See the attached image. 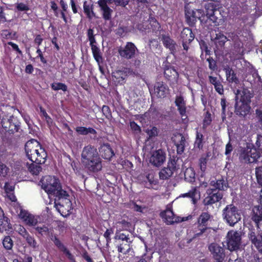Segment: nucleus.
<instances>
[{"label":"nucleus","instance_id":"obj_1","mask_svg":"<svg viewBox=\"0 0 262 262\" xmlns=\"http://www.w3.org/2000/svg\"><path fill=\"white\" fill-rule=\"evenodd\" d=\"M235 94V113L237 115L245 116L251 108L250 103L252 94L248 89L243 88L242 90H237Z\"/></svg>","mask_w":262,"mask_h":262},{"label":"nucleus","instance_id":"obj_2","mask_svg":"<svg viewBox=\"0 0 262 262\" xmlns=\"http://www.w3.org/2000/svg\"><path fill=\"white\" fill-rule=\"evenodd\" d=\"M42 189L49 195L53 197L58 196L63 191H67L62 188L60 180L54 176H47L44 177L40 181Z\"/></svg>","mask_w":262,"mask_h":262},{"label":"nucleus","instance_id":"obj_3","mask_svg":"<svg viewBox=\"0 0 262 262\" xmlns=\"http://www.w3.org/2000/svg\"><path fill=\"white\" fill-rule=\"evenodd\" d=\"M54 200L55 207L62 216L67 217L72 213V203L70 196L67 191H63Z\"/></svg>","mask_w":262,"mask_h":262},{"label":"nucleus","instance_id":"obj_4","mask_svg":"<svg viewBox=\"0 0 262 262\" xmlns=\"http://www.w3.org/2000/svg\"><path fill=\"white\" fill-rule=\"evenodd\" d=\"M223 215L227 223L231 226H234L241 219V213L233 204L226 206L223 210Z\"/></svg>","mask_w":262,"mask_h":262},{"label":"nucleus","instance_id":"obj_5","mask_svg":"<svg viewBox=\"0 0 262 262\" xmlns=\"http://www.w3.org/2000/svg\"><path fill=\"white\" fill-rule=\"evenodd\" d=\"M178 158L173 157L168 162L166 167L163 168L159 172V178L162 180H165L172 177L174 171L179 168L177 164Z\"/></svg>","mask_w":262,"mask_h":262},{"label":"nucleus","instance_id":"obj_6","mask_svg":"<svg viewBox=\"0 0 262 262\" xmlns=\"http://www.w3.org/2000/svg\"><path fill=\"white\" fill-rule=\"evenodd\" d=\"M241 236L237 231L230 230L227 235V246L228 249L231 251L238 249L240 246Z\"/></svg>","mask_w":262,"mask_h":262},{"label":"nucleus","instance_id":"obj_7","mask_svg":"<svg viewBox=\"0 0 262 262\" xmlns=\"http://www.w3.org/2000/svg\"><path fill=\"white\" fill-rule=\"evenodd\" d=\"M138 50L136 46L131 42H127L123 47H120L118 49V53L120 56L126 59H130L136 55Z\"/></svg>","mask_w":262,"mask_h":262},{"label":"nucleus","instance_id":"obj_8","mask_svg":"<svg viewBox=\"0 0 262 262\" xmlns=\"http://www.w3.org/2000/svg\"><path fill=\"white\" fill-rule=\"evenodd\" d=\"M40 143L35 139H31L27 142L25 144V152L28 158L33 162V160L36 156V154L40 147Z\"/></svg>","mask_w":262,"mask_h":262},{"label":"nucleus","instance_id":"obj_9","mask_svg":"<svg viewBox=\"0 0 262 262\" xmlns=\"http://www.w3.org/2000/svg\"><path fill=\"white\" fill-rule=\"evenodd\" d=\"M88 37L90 42V46L93 56L98 64L102 62V57L100 49L95 45L96 42L94 35V30L89 29L88 30Z\"/></svg>","mask_w":262,"mask_h":262},{"label":"nucleus","instance_id":"obj_10","mask_svg":"<svg viewBox=\"0 0 262 262\" xmlns=\"http://www.w3.org/2000/svg\"><path fill=\"white\" fill-rule=\"evenodd\" d=\"M207 3L205 4V8L206 10V16L203 18L204 20V26L206 27L209 32L213 30L212 24L213 20L212 17H213V3L212 0H204Z\"/></svg>","mask_w":262,"mask_h":262},{"label":"nucleus","instance_id":"obj_11","mask_svg":"<svg viewBox=\"0 0 262 262\" xmlns=\"http://www.w3.org/2000/svg\"><path fill=\"white\" fill-rule=\"evenodd\" d=\"M18 216L24 223L29 227H35L38 223L39 217L35 216L28 211L21 209Z\"/></svg>","mask_w":262,"mask_h":262},{"label":"nucleus","instance_id":"obj_12","mask_svg":"<svg viewBox=\"0 0 262 262\" xmlns=\"http://www.w3.org/2000/svg\"><path fill=\"white\" fill-rule=\"evenodd\" d=\"M1 123L3 127L10 134H13L18 130L19 126L18 122L13 116L8 120L3 119Z\"/></svg>","mask_w":262,"mask_h":262},{"label":"nucleus","instance_id":"obj_13","mask_svg":"<svg viewBox=\"0 0 262 262\" xmlns=\"http://www.w3.org/2000/svg\"><path fill=\"white\" fill-rule=\"evenodd\" d=\"M161 216L165 220V222L168 225H172L182 221L180 217L174 216L170 204L167 206L166 209L164 211L161 213Z\"/></svg>","mask_w":262,"mask_h":262},{"label":"nucleus","instance_id":"obj_14","mask_svg":"<svg viewBox=\"0 0 262 262\" xmlns=\"http://www.w3.org/2000/svg\"><path fill=\"white\" fill-rule=\"evenodd\" d=\"M99 156L97 149L93 146L88 145L85 146L81 152V162L83 163L89 160L93 159Z\"/></svg>","mask_w":262,"mask_h":262},{"label":"nucleus","instance_id":"obj_15","mask_svg":"<svg viewBox=\"0 0 262 262\" xmlns=\"http://www.w3.org/2000/svg\"><path fill=\"white\" fill-rule=\"evenodd\" d=\"M166 160V154L162 149L154 151L149 159L150 163L156 167L162 165Z\"/></svg>","mask_w":262,"mask_h":262},{"label":"nucleus","instance_id":"obj_16","mask_svg":"<svg viewBox=\"0 0 262 262\" xmlns=\"http://www.w3.org/2000/svg\"><path fill=\"white\" fill-rule=\"evenodd\" d=\"M114 0H99L98 5L100 8L103 18L105 20H109L111 19L113 10L108 6V4H111Z\"/></svg>","mask_w":262,"mask_h":262},{"label":"nucleus","instance_id":"obj_17","mask_svg":"<svg viewBox=\"0 0 262 262\" xmlns=\"http://www.w3.org/2000/svg\"><path fill=\"white\" fill-rule=\"evenodd\" d=\"M82 164L89 171L93 172L101 170L102 167L101 159L99 156Z\"/></svg>","mask_w":262,"mask_h":262},{"label":"nucleus","instance_id":"obj_18","mask_svg":"<svg viewBox=\"0 0 262 262\" xmlns=\"http://www.w3.org/2000/svg\"><path fill=\"white\" fill-rule=\"evenodd\" d=\"M169 89L167 85L163 82H156L154 85V93L158 98H164L168 93Z\"/></svg>","mask_w":262,"mask_h":262},{"label":"nucleus","instance_id":"obj_19","mask_svg":"<svg viewBox=\"0 0 262 262\" xmlns=\"http://www.w3.org/2000/svg\"><path fill=\"white\" fill-rule=\"evenodd\" d=\"M185 11L187 23L189 26L194 25L196 21V18H200V15H197L196 12L191 9L188 5L185 7Z\"/></svg>","mask_w":262,"mask_h":262},{"label":"nucleus","instance_id":"obj_20","mask_svg":"<svg viewBox=\"0 0 262 262\" xmlns=\"http://www.w3.org/2000/svg\"><path fill=\"white\" fill-rule=\"evenodd\" d=\"M251 219L255 223L258 229H260V222L262 221V206H254L252 209Z\"/></svg>","mask_w":262,"mask_h":262},{"label":"nucleus","instance_id":"obj_21","mask_svg":"<svg viewBox=\"0 0 262 262\" xmlns=\"http://www.w3.org/2000/svg\"><path fill=\"white\" fill-rule=\"evenodd\" d=\"M129 70L127 68H123L121 70H116L112 73L113 77L116 79L118 83H122L124 80L126 79L128 74Z\"/></svg>","mask_w":262,"mask_h":262},{"label":"nucleus","instance_id":"obj_22","mask_svg":"<svg viewBox=\"0 0 262 262\" xmlns=\"http://www.w3.org/2000/svg\"><path fill=\"white\" fill-rule=\"evenodd\" d=\"M176 105L178 107V110L181 116L182 119L185 120L187 118L186 114V103L183 97L177 96L175 100Z\"/></svg>","mask_w":262,"mask_h":262},{"label":"nucleus","instance_id":"obj_23","mask_svg":"<svg viewBox=\"0 0 262 262\" xmlns=\"http://www.w3.org/2000/svg\"><path fill=\"white\" fill-rule=\"evenodd\" d=\"M99 151L102 157L107 160H111L115 155L114 151L108 143L101 145Z\"/></svg>","mask_w":262,"mask_h":262},{"label":"nucleus","instance_id":"obj_24","mask_svg":"<svg viewBox=\"0 0 262 262\" xmlns=\"http://www.w3.org/2000/svg\"><path fill=\"white\" fill-rule=\"evenodd\" d=\"M47 157V154L45 149L40 146L39 148V150L36 154V156L33 160V163H36L37 164H43L45 163L46 158Z\"/></svg>","mask_w":262,"mask_h":262},{"label":"nucleus","instance_id":"obj_25","mask_svg":"<svg viewBox=\"0 0 262 262\" xmlns=\"http://www.w3.org/2000/svg\"><path fill=\"white\" fill-rule=\"evenodd\" d=\"M23 231L24 232L20 233V235L26 239L28 244L33 249L37 248L38 245L34 237L31 235L26 229H23Z\"/></svg>","mask_w":262,"mask_h":262},{"label":"nucleus","instance_id":"obj_26","mask_svg":"<svg viewBox=\"0 0 262 262\" xmlns=\"http://www.w3.org/2000/svg\"><path fill=\"white\" fill-rule=\"evenodd\" d=\"M140 177L143 180L144 186L147 188H150L152 184H156L152 173H145L141 174Z\"/></svg>","mask_w":262,"mask_h":262},{"label":"nucleus","instance_id":"obj_27","mask_svg":"<svg viewBox=\"0 0 262 262\" xmlns=\"http://www.w3.org/2000/svg\"><path fill=\"white\" fill-rule=\"evenodd\" d=\"M194 36L191 30L188 28H184L181 34V41L185 42H191L194 39Z\"/></svg>","mask_w":262,"mask_h":262},{"label":"nucleus","instance_id":"obj_28","mask_svg":"<svg viewBox=\"0 0 262 262\" xmlns=\"http://www.w3.org/2000/svg\"><path fill=\"white\" fill-rule=\"evenodd\" d=\"M225 256L224 249L214 244V260H223Z\"/></svg>","mask_w":262,"mask_h":262},{"label":"nucleus","instance_id":"obj_29","mask_svg":"<svg viewBox=\"0 0 262 262\" xmlns=\"http://www.w3.org/2000/svg\"><path fill=\"white\" fill-rule=\"evenodd\" d=\"M227 80L229 82L235 83L237 84L239 83V79L236 76V74L230 68L228 67L225 69Z\"/></svg>","mask_w":262,"mask_h":262},{"label":"nucleus","instance_id":"obj_30","mask_svg":"<svg viewBox=\"0 0 262 262\" xmlns=\"http://www.w3.org/2000/svg\"><path fill=\"white\" fill-rule=\"evenodd\" d=\"M75 130L80 135H86L88 134H91L93 135V136H91V138L94 139L96 138V131L93 128L78 126L76 128Z\"/></svg>","mask_w":262,"mask_h":262},{"label":"nucleus","instance_id":"obj_31","mask_svg":"<svg viewBox=\"0 0 262 262\" xmlns=\"http://www.w3.org/2000/svg\"><path fill=\"white\" fill-rule=\"evenodd\" d=\"M164 76L169 80H174L178 76V72L171 67H167L164 70Z\"/></svg>","mask_w":262,"mask_h":262},{"label":"nucleus","instance_id":"obj_32","mask_svg":"<svg viewBox=\"0 0 262 262\" xmlns=\"http://www.w3.org/2000/svg\"><path fill=\"white\" fill-rule=\"evenodd\" d=\"M227 41V37L222 33L216 34V37L214 38V43L217 49L222 48Z\"/></svg>","mask_w":262,"mask_h":262},{"label":"nucleus","instance_id":"obj_33","mask_svg":"<svg viewBox=\"0 0 262 262\" xmlns=\"http://www.w3.org/2000/svg\"><path fill=\"white\" fill-rule=\"evenodd\" d=\"M162 41L164 45L170 51H173L176 50V42L169 36L166 35L163 36Z\"/></svg>","mask_w":262,"mask_h":262},{"label":"nucleus","instance_id":"obj_34","mask_svg":"<svg viewBox=\"0 0 262 262\" xmlns=\"http://www.w3.org/2000/svg\"><path fill=\"white\" fill-rule=\"evenodd\" d=\"M248 237L252 244L254 245L257 248H260V238H258L256 235L254 229L251 228L250 229Z\"/></svg>","mask_w":262,"mask_h":262},{"label":"nucleus","instance_id":"obj_35","mask_svg":"<svg viewBox=\"0 0 262 262\" xmlns=\"http://www.w3.org/2000/svg\"><path fill=\"white\" fill-rule=\"evenodd\" d=\"M83 10L89 19H92L93 17L96 16L95 13L93 11V5L88 4L86 1L83 3Z\"/></svg>","mask_w":262,"mask_h":262},{"label":"nucleus","instance_id":"obj_36","mask_svg":"<svg viewBox=\"0 0 262 262\" xmlns=\"http://www.w3.org/2000/svg\"><path fill=\"white\" fill-rule=\"evenodd\" d=\"M35 231L41 235H47L49 233V229L46 225L38 224L34 227Z\"/></svg>","mask_w":262,"mask_h":262},{"label":"nucleus","instance_id":"obj_37","mask_svg":"<svg viewBox=\"0 0 262 262\" xmlns=\"http://www.w3.org/2000/svg\"><path fill=\"white\" fill-rule=\"evenodd\" d=\"M228 188V183L224 180H217L216 183H214V192L216 189L219 190H225Z\"/></svg>","mask_w":262,"mask_h":262},{"label":"nucleus","instance_id":"obj_38","mask_svg":"<svg viewBox=\"0 0 262 262\" xmlns=\"http://www.w3.org/2000/svg\"><path fill=\"white\" fill-rule=\"evenodd\" d=\"M250 149H245L239 155V160L241 162L250 163V158L249 157Z\"/></svg>","mask_w":262,"mask_h":262},{"label":"nucleus","instance_id":"obj_39","mask_svg":"<svg viewBox=\"0 0 262 262\" xmlns=\"http://www.w3.org/2000/svg\"><path fill=\"white\" fill-rule=\"evenodd\" d=\"M39 164L33 162L29 166V170L33 174L37 175L41 171L42 168Z\"/></svg>","mask_w":262,"mask_h":262},{"label":"nucleus","instance_id":"obj_40","mask_svg":"<svg viewBox=\"0 0 262 262\" xmlns=\"http://www.w3.org/2000/svg\"><path fill=\"white\" fill-rule=\"evenodd\" d=\"M207 195L204 199L203 203L205 205H211L213 203V189H209L206 191Z\"/></svg>","mask_w":262,"mask_h":262},{"label":"nucleus","instance_id":"obj_41","mask_svg":"<svg viewBox=\"0 0 262 262\" xmlns=\"http://www.w3.org/2000/svg\"><path fill=\"white\" fill-rule=\"evenodd\" d=\"M130 243L121 244L118 246V251L120 253H122L123 254H126L128 253L130 250L131 247L130 246Z\"/></svg>","mask_w":262,"mask_h":262},{"label":"nucleus","instance_id":"obj_42","mask_svg":"<svg viewBox=\"0 0 262 262\" xmlns=\"http://www.w3.org/2000/svg\"><path fill=\"white\" fill-rule=\"evenodd\" d=\"M210 218V215L208 213H202L198 219V224L200 226L202 225L205 226L206 225L207 222L209 220Z\"/></svg>","mask_w":262,"mask_h":262},{"label":"nucleus","instance_id":"obj_43","mask_svg":"<svg viewBox=\"0 0 262 262\" xmlns=\"http://www.w3.org/2000/svg\"><path fill=\"white\" fill-rule=\"evenodd\" d=\"M3 245L6 250H11L13 246V242L9 236H6L3 241Z\"/></svg>","mask_w":262,"mask_h":262},{"label":"nucleus","instance_id":"obj_44","mask_svg":"<svg viewBox=\"0 0 262 262\" xmlns=\"http://www.w3.org/2000/svg\"><path fill=\"white\" fill-rule=\"evenodd\" d=\"M139 16L141 18L143 17V21H145V18H147V16H148L149 17L148 18V20L150 21V23H152L154 24H155V25H154L156 26V27H158L159 26V24L156 20V19L154 17H152L150 15H149L147 12L145 13V12H144L143 14H142V13H141Z\"/></svg>","mask_w":262,"mask_h":262},{"label":"nucleus","instance_id":"obj_45","mask_svg":"<svg viewBox=\"0 0 262 262\" xmlns=\"http://www.w3.org/2000/svg\"><path fill=\"white\" fill-rule=\"evenodd\" d=\"M251 154L250 163L256 162L260 158V154L255 148H250V153Z\"/></svg>","mask_w":262,"mask_h":262},{"label":"nucleus","instance_id":"obj_46","mask_svg":"<svg viewBox=\"0 0 262 262\" xmlns=\"http://www.w3.org/2000/svg\"><path fill=\"white\" fill-rule=\"evenodd\" d=\"M52 88L55 91L62 90L64 92L67 91V86L62 83L60 82H54L51 85Z\"/></svg>","mask_w":262,"mask_h":262},{"label":"nucleus","instance_id":"obj_47","mask_svg":"<svg viewBox=\"0 0 262 262\" xmlns=\"http://www.w3.org/2000/svg\"><path fill=\"white\" fill-rule=\"evenodd\" d=\"M212 121L211 114L208 111L206 113L203 122V128L205 129L208 125L211 124Z\"/></svg>","mask_w":262,"mask_h":262},{"label":"nucleus","instance_id":"obj_48","mask_svg":"<svg viewBox=\"0 0 262 262\" xmlns=\"http://www.w3.org/2000/svg\"><path fill=\"white\" fill-rule=\"evenodd\" d=\"M51 240L60 251H61L66 247V246L56 236H53L51 237Z\"/></svg>","mask_w":262,"mask_h":262},{"label":"nucleus","instance_id":"obj_49","mask_svg":"<svg viewBox=\"0 0 262 262\" xmlns=\"http://www.w3.org/2000/svg\"><path fill=\"white\" fill-rule=\"evenodd\" d=\"M115 239H118L122 241H125L127 243H132V241L130 239L129 235H126L123 233H117L115 236Z\"/></svg>","mask_w":262,"mask_h":262},{"label":"nucleus","instance_id":"obj_50","mask_svg":"<svg viewBox=\"0 0 262 262\" xmlns=\"http://www.w3.org/2000/svg\"><path fill=\"white\" fill-rule=\"evenodd\" d=\"M203 50L205 52V58H206L207 61L208 62L209 67L210 69H212V65L211 63V61L213 60L212 58L209 56V57H206L207 55H210V50H208V47L206 45H203Z\"/></svg>","mask_w":262,"mask_h":262},{"label":"nucleus","instance_id":"obj_51","mask_svg":"<svg viewBox=\"0 0 262 262\" xmlns=\"http://www.w3.org/2000/svg\"><path fill=\"white\" fill-rule=\"evenodd\" d=\"M148 114L152 118L156 119L159 117L161 115L158 110L155 107L151 106L148 111Z\"/></svg>","mask_w":262,"mask_h":262},{"label":"nucleus","instance_id":"obj_52","mask_svg":"<svg viewBox=\"0 0 262 262\" xmlns=\"http://www.w3.org/2000/svg\"><path fill=\"white\" fill-rule=\"evenodd\" d=\"M145 132L150 138L157 136L158 134V129L155 126L148 128Z\"/></svg>","mask_w":262,"mask_h":262},{"label":"nucleus","instance_id":"obj_53","mask_svg":"<svg viewBox=\"0 0 262 262\" xmlns=\"http://www.w3.org/2000/svg\"><path fill=\"white\" fill-rule=\"evenodd\" d=\"M134 4L137 6V7L141 9H144L147 7V0H134Z\"/></svg>","mask_w":262,"mask_h":262},{"label":"nucleus","instance_id":"obj_54","mask_svg":"<svg viewBox=\"0 0 262 262\" xmlns=\"http://www.w3.org/2000/svg\"><path fill=\"white\" fill-rule=\"evenodd\" d=\"M202 138L203 135L199 132H196V140L194 143V146L195 147H198L199 148H201L202 146Z\"/></svg>","mask_w":262,"mask_h":262},{"label":"nucleus","instance_id":"obj_55","mask_svg":"<svg viewBox=\"0 0 262 262\" xmlns=\"http://www.w3.org/2000/svg\"><path fill=\"white\" fill-rule=\"evenodd\" d=\"M215 80L216 78L214 77V88L219 94L222 95L224 92L223 86L220 83L215 81Z\"/></svg>","mask_w":262,"mask_h":262},{"label":"nucleus","instance_id":"obj_56","mask_svg":"<svg viewBox=\"0 0 262 262\" xmlns=\"http://www.w3.org/2000/svg\"><path fill=\"white\" fill-rule=\"evenodd\" d=\"M8 168L4 164L0 162V176L5 177L8 173Z\"/></svg>","mask_w":262,"mask_h":262},{"label":"nucleus","instance_id":"obj_57","mask_svg":"<svg viewBox=\"0 0 262 262\" xmlns=\"http://www.w3.org/2000/svg\"><path fill=\"white\" fill-rule=\"evenodd\" d=\"M68 257L69 259L71 262H76L74 256L72 254L70 251L66 248V247L61 251Z\"/></svg>","mask_w":262,"mask_h":262},{"label":"nucleus","instance_id":"obj_58","mask_svg":"<svg viewBox=\"0 0 262 262\" xmlns=\"http://www.w3.org/2000/svg\"><path fill=\"white\" fill-rule=\"evenodd\" d=\"M195 173L191 168L187 169L185 172V178L187 179V177H190L189 181H191L194 178Z\"/></svg>","mask_w":262,"mask_h":262},{"label":"nucleus","instance_id":"obj_59","mask_svg":"<svg viewBox=\"0 0 262 262\" xmlns=\"http://www.w3.org/2000/svg\"><path fill=\"white\" fill-rule=\"evenodd\" d=\"M102 112L103 115L107 118L111 117V111L108 106L103 105L102 108Z\"/></svg>","mask_w":262,"mask_h":262},{"label":"nucleus","instance_id":"obj_60","mask_svg":"<svg viewBox=\"0 0 262 262\" xmlns=\"http://www.w3.org/2000/svg\"><path fill=\"white\" fill-rule=\"evenodd\" d=\"M130 126L131 129L136 133L138 134L141 132L140 127L134 121L131 122L130 123Z\"/></svg>","mask_w":262,"mask_h":262},{"label":"nucleus","instance_id":"obj_61","mask_svg":"<svg viewBox=\"0 0 262 262\" xmlns=\"http://www.w3.org/2000/svg\"><path fill=\"white\" fill-rule=\"evenodd\" d=\"M113 233V231L112 229H107L104 233V236L106 238L107 244L110 242L111 238L110 235Z\"/></svg>","mask_w":262,"mask_h":262},{"label":"nucleus","instance_id":"obj_62","mask_svg":"<svg viewBox=\"0 0 262 262\" xmlns=\"http://www.w3.org/2000/svg\"><path fill=\"white\" fill-rule=\"evenodd\" d=\"M114 3L117 6L125 7L128 4V0H114Z\"/></svg>","mask_w":262,"mask_h":262},{"label":"nucleus","instance_id":"obj_63","mask_svg":"<svg viewBox=\"0 0 262 262\" xmlns=\"http://www.w3.org/2000/svg\"><path fill=\"white\" fill-rule=\"evenodd\" d=\"M176 138L179 140V142L178 143H176L175 144H182L184 146H185V137L181 134H178L177 135Z\"/></svg>","mask_w":262,"mask_h":262},{"label":"nucleus","instance_id":"obj_64","mask_svg":"<svg viewBox=\"0 0 262 262\" xmlns=\"http://www.w3.org/2000/svg\"><path fill=\"white\" fill-rule=\"evenodd\" d=\"M256 144L258 149L260 150L262 153V136H258Z\"/></svg>","mask_w":262,"mask_h":262}]
</instances>
